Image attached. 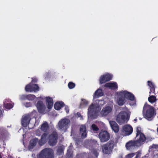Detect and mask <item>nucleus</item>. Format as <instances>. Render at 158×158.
<instances>
[{
	"mask_svg": "<svg viewBox=\"0 0 158 158\" xmlns=\"http://www.w3.org/2000/svg\"><path fill=\"white\" fill-rule=\"evenodd\" d=\"M136 134L135 141H130L126 143V147L127 150H131L136 147H139L143 144L146 139L143 133L139 127L136 128Z\"/></svg>",
	"mask_w": 158,
	"mask_h": 158,
	"instance_id": "nucleus-1",
	"label": "nucleus"
},
{
	"mask_svg": "<svg viewBox=\"0 0 158 158\" xmlns=\"http://www.w3.org/2000/svg\"><path fill=\"white\" fill-rule=\"evenodd\" d=\"M101 109L97 103L93 104L89 106L88 109V114L89 119H94L97 116V113Z\"/></svg>",
	"mask_w": 158,
	"mask_h": 158,
	"instance_id": "nucleus-2",
	"label": "nucleus"
},
{
	"mask_svg": "<svg viewBox=\"0 0 158 158\" xmlns=\"http://www.w3.org/2000/svg\"><path fill=\"white\" fill-rule=\"evenodd\" d=\"M146 110L144 114V117L148 120H151L155 115L153 108L151 106L145 104L143 109V112Z\"/></svg>",
	"mask_w": 158,
	"mask_h": 158,
	"instance_id": "nucleus-3",
	"label": "nucleus"
},
{
	"mask_svg": "<svg viewBox=\"0 0 158 158\" xmlns=\"http://www.w3.org/2000/svg\"><path fill=\"white\" fill-rule=\"evenodd\" d=\"M131 112L128 110L127 111H122L117 115L116 118L117 122L120 125L128 121Z\"/></svg>",
	"mask_w": 158,
	"mask_h": 158,
	"instance_id": "nucleus-4",
	"label": "nucleus"
},
{
	"mask_svg": "<svg viewBox=\"0 0 158 158\" xmlns=\"http://www.w3.org/2000/svg\"><path fill=\"white\" fill-rule=\"evenodd\" d=\"M114 146V142L111 140H110L102 146V148L103 152L106 154H110L112 151Z\"/></svg>",
	"mask_w": 158,
	"mask_h": 158,
	"instance_id": "nucleus-5",
	"label": "nucleus"
},
{
	"mask_svg": "<svg viewBox=\"0 0 158 158\" xmlns=\"http://www.w3.org/2000/svg\"><path fill=\"white\" fill-rule=\"evenodd\" d=\"M54 155V152L52 149L46 148L42 151L38 158H52Z\"/></svg>",
	"mask_w": 158,
	"mask_h": 158,
	"instance_id": "nucleus-6",
	"label": "nucleus"
},
{
	"mask_svg": "<svg viewBox=\"0 0 158 158\" xmlns=\"http://www.w3.org/2000/svg\"><path fill=\"white\" fill-rule=\"evenodd\" d=\"M99 138L102 142H105L110 138L109 133L106 131H102L99 135Z\"/></svg>",
	"mask_w": 158,
	"mask_h": 158,
	"instance_id": "nucleus-7",
	"label": "nucleus"
},
{
	"mask_svg": "<svg viewBox=\"0 0 158 158\" xmlns=\"http://www.w3.org/2000/svg\"><path fill=\"white\" fill-rule=\"evenodd\" d=\"M57 139L58 135L56 132H53L49 137V144L51 146L56 145L57 143Z\"/></svg>",
	"mask_w": 158,
	"mask_h": 158,
	"instance_id": "nucleus-8",
	"label": "nucleus"
},
{
	"mask_svg": "<svg viewBox=\"0 0 158 158\" xmlns=\"http://www.w3.org/2000/svg\"><path fill=\"white\" fill-rule=\"evenodd\" d=\"M70 121L68 119L63 118L60 120L58 123V126L60 129H66L69 126Z\"/></svg>",
	"mask_w": 158,
	"mask_h": 158,
	"instance_id": "nucleus-9",
	"label": "nucleus"
},
{
	"mask_svg": "<svg viewBox=\"0 0 158 158\" xmlns=\"http://www.w3.org/2000/svg\"><path fill=\"white\" fill-rule=\"evenodd\" d=\"M123 133L124 136L128 135L132 132L133 128L130 125H126L123 127Z\"/></svg>",
	"mask_w": 158,
	"mask_h": 158,
	"instance_id": "nucleus-10",
	"label": "nucleus"
},
{
	"mask_svg": "<svg viewBox=\"0 0 158 158\" xmlns=\"http://www.w3.org/2000/svg\"><path fill=\"white\" fill-rule=\"evenodd\" d=\"M25 89L26 91L31 92L38 90L39 89L36 84L31 85V84H29L26 86Z\"/></svg>",
	"mask_w": 158,
	"mask_h": 158,
	"instance_id": "nucleus-11",
	"label": "nucleus"
},
{
	"mask_svg": "<svg viewBox=\"0 0 158 158\" xmlns=\"http://www.w3.org/2000/svg\"><path fill=\"white\" fill-rule=\"evenodd\" d=\"M117 94L118 95L117 99V103L118 105L122 106L125 102V98L123 94H121V92H117Z\"/></svg>",
	"mask_w": 158,
	"mask_h": 158,
	"instance_id": "nucleus-12",
	"label": "nucleus"
},
{
	"mask_svg": "<svg viewBox=\"0 0 158 158\" xmlns=\"http://www.w3.org/2000/svg\"><path fill=\"white\" fill-rule=\"evenodd\" d=\"M80 132L82 138H85L87 135L86 126L85 125L81 126L80 128Z\"/></svg>",
	"mask_w": 158,
	"mask_h": 158,
	"instance_id": "nucleus-13",
	"label": "nucleus"
},
{
	"mask_svg": "<svg viewBox=\"0 0 158 158\" xmlns=\"http://www.w3.org/2000/svg\"><path fill=\"white\" fill-rule=\"evenodd\" d=\"M121 94L124 97V98H127L131 100H133L134 97L133 95L126 91H120Z\"/></svg>",
	"mask_w": 158,
	"mask_h": 158,
	"instance_id": "nucleus-14",
	"label": "nucleus"
},
{
	"mask_svg": "<svg viewBox=\"0 0 158 158\" xmlns=\"http://www.w3.org/2000/svg\"><path fill=\"white\" fill-rule=\"evenodd\" d=\"M111 76L109 74H106L101 76L100 78L99 81L101 84L105 83L111 79Z\"/></svg>",
	"mask_w": 158,
	"mask_h": 158,
	"instance_id": "nucleus-15",
	"label": "nucleus"
},
{
	"mask_svg": "<svg viewBox=\"0 0 158 158\" xmlns=\"http://www.w3.org/2000/svg\"><path fill=\"white\" fill-rule=\"evenodd\" d=\"M30 118L28 115H23L22 119V124L24 127L27 126L29 124Z\"/></svg>",
	"mask_w": 158,
	"mask_h": 158,
	"instance_id": "nucleus-16",
	"label": "nucleus"
},
{
	"mask_svg": "<svg viewBox=\"0 0 158 158\" xmlns=\"http://www.w3.org/2000/svg\"><path fill=\"white\" fill-rule=\"evenodd\" d=\"M112 110V109L110 106H106L103 108L101 112V114L102 116H106L110 113Z\"/></svg>",
	"mask_w": 158,
	"mask_h": 158,
	"instance_id": "nucleus-17",
	"label": "nucleus"
},
{
	"mask_svg": "<svg viewBox=\"0 0 158 158\" xmlns=\"http://www.w3.org/2000/svg\"><path fill=\"white\" fill-rule=\"evenodd\" d=\"M37 107L40 113H43L45 110V106L41 101L38 102L37 104Z\"/></svg>",
	"mask_w": 158,
	"mask_h": 158,
	"instance_id": "nucleus-18",
	"label": "nucleus"
},
{
	"mask_svg": "<svg viewBox=\"0 0 158 158\" xmlns=\"http://www.w3.org/2000/svg\"><path fill=\"white\" fill-rule=\"evenodd\" d=\"M109 123L112 129L116 133L118 132L119 127L118 125L114 121H110Z\"/></svg>",
	"mask_w": 158,
	"mask_h": 158,
	"instance_id": "nucleus-19",
	"label": "nucleus"
},
{
	"mask_svg": "<svg viewBox=\"0 0 158 158\" xmlns=\"http://www.w3.org/2000/svg\"><path fill=\"white\" fill-rule=\"evenodd\" d=\"M48 134L46 133H44L42 136L41 139L39 142V144L42 145L46 142L48 138Z\"/></svg>",
	"mask_w": 158,
	"mask_h": 158,
	"instance_id": "nucleus-20",
	"label": "nucleus"
},
{
	"mask_svg": "<svg viewBox=\"0 0 158 158\" xmlns=\"http://www.w3.org/2000/svg\"><path fill=\"white\" fill-rule=\"evenodd\" d=\"M46 102L48 108L49 109L51 108L53 105L52 99L50 97H47L46 98Z\"/></svg>",
	"mask_w": 158,
	"mask_h": 158,
	"instance_id": "nucleus-21",
	"label": "nucleus"
},
{
	"mask_svg": "<svg viewBox=\"0 0 158 158\" xmlns=\"http://www.w3.org/2000/svg\"><path fill=\"white\" fill-rule=\"evenodd\" d=\"M104 86L106 87H109L112 89H114L117 88V85L115 83H108L104 85Z\"/></svg>",
	"mask_w": 158,
	"mask_h": 158,
	"instance_id": "nucleus-22",
	"label": "nucleus"
},
{
	"mask_svg": "<svg viewBox=\"0 0 158 158\" xmlns=\"http://www.w3.org/2000/svg\"><path fill=\"white\" fill-rule=\"evenodd\" d=\"M64 146L63 145L59 146L57 149L56 154L58 155H62L64 153Z\"/></svg>",
	"mask_w": 158,
	"mask_h": 158,
	"instance_id": "nucleus-23",
	"label": "nucleus"
},
{
	"mask_svg": "<svg viewBox=\"0 0 158 158\" xmlns=\"http://www.w3.org/2000/svg\"><path fill=\"white\" fill-rule=\"evenodd\" d=\"M48 127L49 126L48 123L45 122L41 125L40 129L41 131L46 132L48 129Z\"/></svg>",
	"mask_w": 158,
	"mask_h": 158,
	"instance_id": "nucleus-24",
	"label": "nucleus"
},
{
	"mask_svg": "<svg viewBox=\"0 0 158 158\" xmlns=\"http://www.w3.org/2000/svg\"><path fill=\"white\" fill-rule=\"evenodd\" d=\"M64 104L62 102H57L54 104V108L56 110H59L63 106Z\"/></svg>",
	"mask_w": 158,
	"mask_h": 158,
	"instance_id": "nucleus-25",
	"label": "nucleus"
},
{
	"mask_svg": "<svg viewBox=\"0 0 158 158\" xmlns=\"http://www.w3.org/2000/svg\"><path fill=\"white\" fill-rule=\"evenodd\" d=\"M38 141V139L36 138L31 140L30 141V143L29 145V148L30 149H32L36 144L37 142Z\"/></svg>",
	"mask_w": 158,
	"mask_h": 158,
	"instance_id": "nucleus-26",
	"label": "nucleus"
},
{
	"mask_svg": "<svg viewBox=\"0 0 158 158\" xmlns=\"http://www.w3.org/2000/svg\"><path fill=\"white\" fill-rule=\"evenodd\" d=\"M103 95V93L102 92V90L101 89H98L97 90L94 94V97H96L97 98L102 96Z\"/></svg>",
	"mask_w": 158,
	"mask_h": 158,
	"instance_id": "nucleus-27",
	"label": "nucleus"
},
{
	"mask_svg": "<svg viewBox=\"0 0 158 158\" xmlns=\"http://www.w3.org/2000/svg\"><path fill=\"white\" fill-rule=\"evenodd\" d=\"M148 101L151 103L155 102L157 100L156 97L152 95L148 98Z\"/></svg>",
	"mask_w": 158,
	"mask_h": 158,
	"instance_id": "nucleus-28",
	"label": "nucleus"
},
{
	"mask_svg": "<svg viewBox=\"0 0 158 158\" xmlns=\"http://www.w3.org/2000/svg\"><path fill=\"white\" fill-rule=\"evenodd\" d=\"M88 104V102L87 101L84 99H82L81 103V106L82 105L86 106Z\"/></svg>",
	"mask_w": 158,
	"mask_h": 158,
	"instance_id": "nucleus-29",
	"label": "nucleus"
},
{
	"mask_svg": "<svg viewBox=\"0 0 158 158\" xmlns=\"http://www.w3.org/2000/svg\"><path fill=\"white\" fill-rule=\"evenodd\" d=\"M91 128L93 131H97L99 130V128L95 124H93L91 126Z\"/></svg>",
	"mask_w": 158,
	"mask_h": 158,
	"instance_id": "nucleus-30",
	"label": "nucleus"
},
{
	"mask_svg": "<svg viewBox=\"0 0 158 158\" xmlns=\"http://www.w3.org/2000/svg\"><path fill=\"white\" fill-rule=\"evenodd\" d=\"M35 98V97L33 95L30 94L27 95V98L30 100H33Z\"/></svg>",
	"mask_w": 158,
	"mask_h": 158,
	"instance_id": "nucleus-31",
	"label": "nucleus"
},
{
	"mask_svg": "<svg viewBox=\"0 0 158 158\" xmlns=\"http://www.w3.org/2000/svg\"><path fill=\"white\" fill-rule=\"evenodd\" d=\"M5 108L9 109L12 108L13 106L11 104L7 103L6 104H5Z\"/></svg>",
	"mask_w": 158,
	"mask_h": 158,
	"instance_id": "nucleus-32",
	"label": "nucleus"
},
{
	"mask_svg": "<svg viewBox=\"0 0 158 158\" xmlns=\"http://www.w3.org/2000/svg\"><path fill=\"white\" fill-rule=\"evenodd\" d=\"M97 102H97L96 103H97L99 106L100 105L102 106L105 104L104 101L102 100H98Z\"/></svg>",
	"mask_w": 158,
	"mask_h": 158,
	"instance_id": "nucleus-33",
	"label": "nucleus"
},
{
	"mask_svg": "<svg viewBox=\"0 0 158 158\" xmlns=\"http://www.w3.org/2000/svg\"><path fill=\"white\" fill-rule=\"evenodd\" d=\"M68 87L69 89H72L75 87V84L72 82H69L68 85Z\"/></svg>",
	"mask_w": 158,
	"mask_h": 158,
	"instance_id": "nucleus-34",
	"label": "nucleus"
},
{
	"mask_svg": "<svg viewBox=\"0 0 158 158\" xmlns=\"http://www.w3.org/2000/svg\"><path fill=\"white\" fill-rule=\"evenodd\" d=\"M135 155V153H131L127 155L126 157V158H131Z\"/></svg>",
	"mask_w": 158,
	"mask_h": 158,
	"instance_id": "nucleus-35",
	"label": "nucleus"
},
{
	"mask_svg": "<svg viewBox=\"0 0 158 158\" xmlns=\"http://www.w3.org/2000/svg\"><path fill=\"white\" fill-rule=\"evenodd\" d=\"M148 86L150 87V88L154 87V85L152 82H150L149 81H148Z\"/></svg>",
	"mask_w": 158,
	"mask_h": 158,
	"instance_id": "nucleus-36",
	"label": "nucleus"
},
{
	"mask_svg": "<svg viewBox=\"0 0 158 158\" xmlns=\"http://www.w3.org/2000/svg\"><path fill=\"white\" fill-rule=\"evenodd\" d=\"M26 98H27V96L25 95H23L20 97V99L22 100L25 99Z\"/></svg>",
	"mask_w": 158,
	"mask_h": 158,
	"instance_id": "nucleus-37",
	"label": "nucleus"
},
{
	"mask_svg": "<svg viewBox=\"0 0 158 158\" xmlns=\"http://www.w3.org/2000/svg\"><path fill=\"white\" fill-rule=\"evenodd\" d=\"M36 135L38 136H40L41 135V132L39 130H37L36 131Z\"/></svg>",
	"mask_w": 158,
	"mask_h": 158,
	"instance_id": "nucleus-38",
	"label": "nucleus"
},
{
	"mask_svg": "<svg viewBox=\"0 0 158 158\" xmlns=\"http://www.w3.org/2000/svg\"><path fill=\"white\" fill-rule=\"evenodd\" d=\"M155 91V89H154V87H152V88H151V90L150 91V93H151V92L152 93H154Z\"/></svg>",
	"mask_w": 158,
	"mask_h": 158,
	"instance_id": "nucleus-39",
	"label": "nucleus"
},
{
	"mask_svg": "<svg viewBox=\"0 0 158 158\" xmlns=\"http://www.w3.org/2000/svg\"><path fill=\"white\" fill-rule=\"evenodd\" d=\"M141 153L140 152H137L136 156L135 158H138V157L140 156H141Z\"/></svg>",
	"mask_w": 158,
	"mask_h": 158,
	"instance_id": "nucleus-40",
	"label": "nucleus"
},
{
	"mask_svg": "<svg viewBox=\"0 0 158 158\" xmlns=\"http://www.w3.org/2000/svg\"><path fill=\"white\" fill-rule=\"evenodd\" d=\"M93 153L96 156H97L98 155V153L96 150H94Z\"/></svg>",
	"mask_w": 158,
	"mask_h": 158,
	"instance_id": "nucleus-41",
	"label": "nucleus"
},
{
	"mask_svg": "<svg viewBox=\"0 0 158 158\" xmlns=\"http://www.w3.org/2000/svg\"><path fill=\"white\" fill-rule=\"evenodd\" d=\"M77 116L78 117H81V119H82V118L80 114L79 113H77Z\"/></svg>",
	"mask_w": 158,
	"mask_h": 158,
	"instance_id": "nucleus-42",
	"label": "nucleus"
},
{
	"mask_svg": "<svg viewBox=\"0 0 158 158\" xmlns=\"http://www.w3.org/2000/svg\"><path fill=\"white\" fill-rule=\"evenodd\" d=\"M65 110H66V111L67 113H68L69 112V107L68 106L65 107Z\"/></svg>",
	"mask_w": 158,
	"mask_h": 158,
	"instance_id": "nucleus-43",
	"label": "nucleus"
},
{
	"mask_svg": "<svg viewBox=\"0 0 158 158\" xmlns=\"http://www.w3.org/2000/svg\"><path fill=\"white\" fill-rule=\"evenodd\" d=\"M89 143V142L88 140L84 142V144L85 145V146H86V147H87V145H86V144L88 143Z\"/></svg>",
	"mask_w": 158,
	"mask_h": 158,
	"instance_id": "nucleus-44",
	"label": "nucleus"
},
{
	"mask_svg": "<svg viewBox=\"0 0 158 158\" xmlns=\"http://www.w3.org/2000/svg\"><path fill=\"white\" fill-rule=\"evenodd\" d=\"M29 104H30L29 103H27L26 105V106L28 107H29V106H31L30 105H28V104L29 105Z\"/></svg>",
	"mask_w": 158,
	"mask_h": 158,
	"instance_id": "nucleus-45",
	"label": "nucleus"
},
{
	"mask_svg": "<svg viewBox=\"0 0 158 158\" xmlns=\"http://www.w3.org/2000/svg\"><path fill=\"white\" fill-rule=\"evenodd\" d=\"M2 114V111L0 110V115Z\"/></svg>",
	"mask_w": 158,
	"mask_h": 158,
	"instance_id": "nucleus-46",
	"label": "nucleus"
},
{
	"mask_svg": "<svg viewBox=\"0 0 158 158\" xmlns=\"http://www.w3.org/2000/svg\"><path fill=\"white\" fill-rule=\"evenodd\" d=\"M119 158H122V156L121 155L119 156Z\"/></svg>",
	"mask_w": 158,
	"mask_h": 158,
	"instance_id": "nucleus-47",
	"label": "nucleus"
},
{
	"mask_svg": "<svg viewBox=\"0 0 158 158\" xmlns=\"http://www.w3.org/2000/svg\"><path fill=\"white\" fill-rule=\"evenodd\" d=\"M0 158H2V156H1L0 154Z\"/></svg>",
	"mask_w": 158,
	"mask_h": 158,
	"instance_id": "nucleus-48",
	"label": "nucleus"
},
{
	"mask_svg": "<svg viewBox=\"0 0 158 158\" xmlns=\"http://www.w3.org/2000/svg\"><path fill=\"white\" fill-rule=\"evenodd\" d=\"M136 120H136V119H134V120H135V121H136Z\"/></svg>",
	"mask_w": 158,
	"mask_h": 158,
	"instance_id": "nucleus-49",
	"label": "nucleus"
},
{
	"mask_svg": "<svg viewBox=\"0 0 158 158\" xmlns=\"http://www.w3.org/2000/svg\"><path fill=\"white\" fill-rule=\"evenodd\" d=\"M34 82H36V80H35H35H34Z\"/></svg>",
	"mask_w": 158,
	"mask_h": 158,
	"instance_id": "nucleus-50",
	"label": "nucleus"
}]
</instances>
